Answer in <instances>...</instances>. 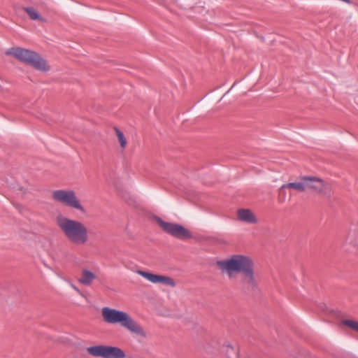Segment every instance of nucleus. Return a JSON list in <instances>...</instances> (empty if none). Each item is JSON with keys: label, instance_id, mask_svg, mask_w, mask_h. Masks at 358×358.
<instances>
[{"label": "nucleus", "instance_id": "10", "mask_svg": "<svg viewBox=\"0 0 358 358\" xmlns=\"http://www.w3.org/2000/svg\"><path fill=\"white\" fill-rule=\"evenodd\" d=\"M238 219L248 224H256L258 220L250 209L241 208L237 211Z\"/></svg>", "mask_w": 358, "mask_h": 358}, {"label": "nucleus", "instance_id": "5", "mask_svg": "<svg viewBox=\"0 0 358 358\" xmlns=\"http://www.w3.org/2000/svg\"><path fill=\"white\" fill-rule=\"evenodd\" d=\"M8 53L39 71L45 73L50 69L48 62L36 52L16 48L10 50Z\"/></svg>", "mask_w": 358, "mask_h": 358}, {"label": "nucleus", "instance_id": "2", "mask_svg": "<svg viewBox=\"0 0 358 358\" xmlns=\"http://www.w3.org/2000/svg\"><path fill=\"white\" fill-rule=\"evenodd\" d=\"M55 222L58 228L71 243L84 245L88 242L90 239L88 229L82 222L62 214L56 217Z\"/></svg>", "mask_w": 358, "mask_h": 358}, {"label": "nucleus", "instance_id": "12", "mask_svg": "<svg viewBox=\"0 0 358 358\" xmlns=\"http://www.w3.org/2000/svg\"><path fill=\"white\" fill-rule=\"evenodd\" d=\"M280 189H294L300 192H306L303 176L301 178L300 181L282 185Z\"/></svg>", "mask_w": 358, "mask_h": 358}, {"label": "nucleus", "instance_id": "8", "mask_svg": "<svg viewBox=\"0 0 358 358\" xmlns=\"http://www.w3.org/2000/svg\"><path fill=\"white\" fill-rule=\"evenodd\" d=\"M303 179L306 191L311 190L325 196L330 195V185L320 178L311 176H303Z\"/></svg>", "mask_w": 358, "mask_h": 358}, {"label": "nucleus", "instance_id": "9", "mask_svg": "<svg viewBox=\"0 0 358 358\" xmlns=\"http://www.w3.org/2000/svg\"><path fill=\"white\" fill-rule=\"evenodd\" d=\"M136 273L153 284H164L170 287H175L176 285L174 280L169 276L157 275L142 270H137Z\"/></svg>", "mask_w": 358, "mask_h": 358}, {"label": "nucleus", "instance_id": "3", "mask_svg": "<svg viewBox=\"0 0 358 358\" xmlns=\"http://www.w3.org/2000/svg\"><path fill=\"white\" fill-rule=\"evenodd\" d=\"M101 316L106 323L120 324L131 334L142 338L147 337V332L143 327L127 312L104 307L101 309Z\"/></svg>", "mask_w": 358, "mask_h": 358}, {"label": "nucleus", "instance_id": "13", "mask_svg": "<svg viewBox=\"0 0 358 358\" xmlns=\"http://www.w3.org/2000/svg\"><path fill=\"white\" fill-rule=\"evenodd\" d=\"M24 11L28 14L29 17L33 20L44 21V19L38 13V11L32 7H27L24 8Z\"/></svg>", "mask_w": 358, "mask_h": 358}, {"label": "nucleus", "instance_id": "4", "mask_svg": "<svg viewBox=\"0 0 358 358\" xmlns=\"http://www.w3.org/2000/svg\"><path fill=\"white\" fill-rule=\"evenodd\" d=\"M51 198L63 206L74 210L81 215H87V210L76 191L72 189H57L51 192Z\"/></svg>", "mask_w": 358, "mask_h": 358}, {"label": "nucleus", "instance_id": "6", "mask_svg": "<svg viewBox=\"0 0 358 358\" xmlns=\"http://www.w3.org/2000/svg\"><path fill=\"white\" fill-rule=\"evenodd\" d=\"M155 220L164 232L176 238L185 240L192 237V233L180 224L165 222L160 217H156Z\"/></svg>", "mask_w": 358, "mask_h": 358}, {"label": "nucleus", "instance_id": "15", "mask_svg": "<svg viewBox=\"0 0 358 358\" xmlns=\"http://www.w3.org/2000/svg\"><path fill=\"white\" fill-rule=\"evenodd\" d=\"M342 324L358 332V322L352 320H344L342 321Z\"/></svg>", "mask_w": 358, "mask_h": 358}, {"label": "nucleus", "instance_id": "14", "mask_svg": "<svg viewBox=\"0 0 358 358\" xmlns=\"http://www.w3.org/2000/svg\"><path fill=\"white\" fill-rule=\"evenodd\" d=\"M115 131L121 148L124 150L127 145V141L126 137L124 136V134L117 128H115Z\"/></svg>", "mask_w": 358, "mask_h": 358}, {"label": "nucleus", "instance_id": "7", "mask_svg": "<svg viewBox=\"0 0 358 358\" xmlns=\"http://www.w3.org/2000/svg\"><path fill=\"white\" fill-rule=\"evenodd\" d=\"M87 352L93 357L103 358H124L125 353L117 347L108 345H95L87 348Z\"/></svg>", "mask_w": 358, "mask_h": 358}, {"label": "nucleus", "instance_id": "16", "mask_svg": "<svg viewBox=\"0 0 358 358\" xmlns=\"http://www.w3.org/2000/svg\"><path fill=\"white\" fill-rule=\"evenodd\" d=\"M71 287L76 290L80 296H84L83 294L80 292V290L74 285H71Z\"/></svg>", "mask_w": 358, "mask_h": 358}, {"label": "nucleus", "instance_id": "1", "mask_svg": "<svg viewBox=\"0 0 358 358\" xmlns=\"http://www.w3.org/2000/svg\"><path fill=\"white\" fill-rule=\"evenodd\" d=\"M222 273L229 278L241 275V283L245 289L254 290L258 287V277L255 271L253 260L243 255H233L216 263Z\"/></svg>", "mask_w": 358, "mask_h": 358}, {"label": "nucleus", "instance_id": "11", "mask_svg": "<svg viewBox=\"0 0 358 358\" xmlns=\"http://www.w3.org/2000/svg\"><path fill=\"white\" fill-rule=\"evenodd\" d=\"M97 278L98 276L95 273L87 268H83L78 282L83 285L90 286Z\"/></svg>", "mask_w": 358, "mask_h": 358}]
</instances>
